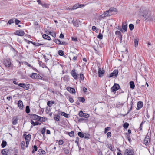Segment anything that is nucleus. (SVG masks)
Masks as SVG:
<instances>
[{"label": "nucleus", "mask_w": 155, "mask_h": 155, "mask_svg": "<svg viewBox=\"0 0 155 155\" xmlns=\"http://www.w3.org/2000/svg\"><path fill=\"white\" fill-rule=\"evenodd\" d=\"M79 100L80 101L84 102L85 101V99L83 97H80L79 98Z\"/></svg>", "instance_id": "nucleus-34"}, {"label": "nucleus", "mask_w": 155, "mask_h": 155, "mask_svg": "<svg viewBox=\"0 0 155 155\" xmlns=\"http://www.w3.org/2000/svg\"><path fill=\"white\" fill-rule=\"evenodd\" d=\"M30 77L31 78L37 79L38 77H39V74L35 73H33L30 76Z\"/></svg>", "instance_id": "nucleus-15"}, {"label": "nucleus", "mask_w": 155, "mask_h": 155, "mask_svg": "<svg viewBox=\"0 0 155 155\" xmlns=\"http://www.w3.org/2000/svg\"><path fill=\"white\" fill-rule=\"evenodd\" d=\"M14 35H15L23 36L24 35L25 33L24 31L22 30H19L16 31L14 32Z\"/></svg>", "instance_id": "nucleus-7"}, {"label": "nucleus", "mask_w": 155, "mask_h": 155, "mask_svg": "<svg viewBox=\"0 0 155 155\" xmlns=\"http://www.w3.org/2000/svg\"><path fill=\"white\" fill-rule=\"evenodd\" d=\"M127 138L128 139L129 141L130 142L131 141V139L130 136L129 135H127Z\"/></svg>", "instance_id": "nucleus-59"}, {"label": "nucleus", "mask_w": 155, "mask_h": 155, "mask_svg": "<svg viewBox=\"0 0 155 155\" xmlns=\"http://www.w3.org/2000/svg\"><path fill=\"white\" fill-rule=\"evenodd\" d=\"M34 149H33L32 151V153H33L35 152V151H36L37 150V147L36 145H34L33 146Z\"/></svg>", "instance_id": "nucleus-35"}, {"label": "nucleus", "mask_w": 155, "mask_h": 155, "mask_svg": "<svg viewBox=\"0 0 155 155\" xmlns=\"http://www.w3.org/2000/svg\"><path fill=\"white\" fill-rule=\"evenodd\" d=\"M80 78L81 80H84V75L82 74V73L80 74Z\"/></svg>", "instance_id": "nucleus-44"}, {"label": "nucleus", "mask_w": 155, "mask_h": 155, "mask_svg": "<svg viewBox=\"0 0 155 155\" xmlns=\"http://www.w3.org/2000/svg\"><path fill=\"white\" fill-rule=\"evenodd\" d=\"M103 37L101 33H100L98 35L97 38L100 39H101L103 38Z\"/></svg>", "instance_id": "nucleus-41"}, {"label": "nucleus", "mask_w": 155, "mask_h": 155, "mask_svg": "<svg viewBox=\"0 0 155 155\" xmlns=\"http://www.w3.org/2000/svg\"><path fill=\"white\" fill-rule=\"evenodd\" d=\"M33 45H34L35 46H39L40 45H42L41 44H40L39 43H34Z\"/></svg>", "instance_id": "nucleus-56"}, {"label": "nucleus", "mask_w": 155, "mask_h": 155, "mask_svg": "<svg viewBox=\"0 0 155 155\" xmlns=\"http://www.w3.org/2000/svg\"><path fill=\"white\" fill-rule=\"evenodd\" d=\"M89 116V115L87 114L86 113H84V114L83 115V117H84L85 118H88Z\"/></svg>", "instance_id": "nucleus-43"}, {"label": "nucleus", "mask_w": 155, "mask_h": 155, "mask_svg": "<svg viewBox=\"0 0 155 155\" xmlns=\"http://www.w3.org/2000/svg\"><path fill=\"white\" fill-rule=\"evenodd\" d=\"M78 135L81 138H83L84 137L83 134L81 132H79L78 133Z\"/></svg>", "instance_id": "nucleus-38"}, {"label": "nucleus", "mask_w": 155, "mask_h": 155, "mask_svg": "<svg viewBox=\"0 0 155 155\" xmlns=\"http://www.w3.org/2000/svg\"><path fill=\"white\" fill-rule=\"evenodd\" d=\"M107 136L108 137H110L111 136V133L110 132H108L107 134Z\"/></svg>", "instance_id": "nucleus-55"}, {"label": "nucleus", "mask_w": 155, "mask_h": 155, "mask_svg": "<svg viewBox=\"0 0 155 155\" xmlns=\"http://www.w3.org/2000/svg\"><path fill=\"white\" fill-rule=\"evenodd\" d=\"M18 105L20 109H21L23 108V102L21 100H19L18 101Z\"/></svg>", "instance_id": "nucleus-17"}, {"label": "nucleus", "mask_w": 155, "mask_h": 155, "mask_svg": "<svg viewBox=\"0 0 155 155\" xmlns=\"http://www.w3.org/2000/svg\"><path fill=\"white\" fill-rule=\"evenodd\" d=\"M64 35L62 33H61L60 35V38H64Z\"/></svg>", "instance_id": "nucleus-64"}, {"label": "nucleus", "mask_w": 155, "mask_h": 155, "mask_svg": "<svg viewBox=\"0 0 155 155\" xmlns=\"http://www.w3.org/2000/svg\"><path fill=\"white\" fill-rule=\"evenodd\" d=\"M80 7V6H77V5H74L73 6V7L71 9H76L78 7Z\"/></svg>", "instance_id": "nucleus-54"}, {"label": "nucleus", "mask_w": 155, "mask_h": 155, "mask_svg": "<svg viewBox=\"0 0 155 155\" xmlns=\"http://www.w3.org/2000/svg\"><path fill=\"white\" fill-rule=\"evenodd\" d=\"M21 147L22 149H24L25 148V142L24 141H22L21 143Z\"/></svg>", "instance_id": "nucleus-31"}, {"label": "nucleus", "mask_w": 155, "mask_h": 155, "mask_svg": "<svg viewBox=\"0 0 155 155\" xmlns=\"http://www.w3.org/2000/svg\"><path fill=\"white\" fill-rule=\"evenodd\" d=\"M48 32L49 33L50 35H52L53 37H56V35L55 33H52L51 32H49V31H48Z\"/></svg>", "instance_id": "nucleus-30"}, {"label": "nucleus", "mask_w": 155, "mask_h": 155, "mask_svg": "<svg viewBox=\"0 0 155 155\" xmlns=\"http://www.w3.org/2000/svg\"><path fill=\"white\" fill-rule=\"evenodd\" d=\"M84 113L81 110L80 111V112H79V116L81 117H83V115L84 114Z\"/></svg>", "instance_id": "nucleus-46"}, {"label": "nucleus", "mask_w": 155, "mask_h": 155, "mask_svg": "<svg viewBox=\"0 0 155 155\" xmlns=\"http://www.w3.org/2000/svg\"><path fill=\"white\" fill-rule=\"evenodd\" d=\"M118 70H114L113 72L110 74L109 78H115L116 77L118 74Z\"/></svg>", "instance_id": "nucleus-9"}, {"label": "nucleus", "mask_w": 155, "mask_h": 155, "mask_svg": "<svg viewBox=\"0 0 155 155\" xmlns=\"http://www.w3.org/2000/svg\"><path fill=\"white\" fill-rule=\"evenodd\" d=\"M104 73V71L102 69L99 68L98 71V74L99 77L103 76V74Z\"/></svg>", "instance_id": "nucleus-13"}, {"label": "nucleus", "mask_w": 155, "mask_h": 155, "mask_svg": "<svg viewBox=\"0 0 155 155\" xmlns=\"http://www.w3.org/2000/svg\"><path fill=\"white\" fill-rule=\"evenodd\" d=\"M70 91L72 93L75 94V90L73 88H70Z\"/></svg>", "instance_id": "nucleus-47"}, {"label": "nucleus", "mask_w": 155, "mask_h": 155, "mask_svg": "<svg viewBox=\"0 0 155 155\" xmlns=\"http://www.w3.org/2000/svg\"><path fill=\"white\" fill-rule=\"evenodd\" d=\"M18 119L16 118H14L12 123V124L13 125H15L17 123Z\"/></svg>", "instance_id": "nucleus-24"}, {"label": "nucleus", "mask_w": 155, "mask_h": 155, "mask_svg": "<svg viewBox=\"0 0 155 155\" xmlns=\"http://www.w3.org/2000/svg\"><path fill=\"white\" fill-rule=\"evenodd\" d=\"M129 126V124L127 122L125 123L123 125V127L125 129H127L128 127Z\"/></svg>", "instance_id": "nucleus-25"}, {"label": "nucleus", "mask_w": 155, "mask_h": 155, "mask_svg": "<svg viewBox=\"0 0 155 155\" xmlns=\"http://www.w3.org/2000/svg\"><path fill=\"white\" fill-rule=\"evenodd\" d=\"M41 5L43 7L47 8H48V5L46 4H42Z\"/></svg>", "instance_id": "nucleus-50"}, {"label": "nucleus", "mask_w": 155, "mask_h": 155, "mask_svg": "<svg viewBox=\"0 0 155 155\" xmlns=\"http://www.w3.org/2000/svg\"><path fill=\"white\" fill-rule=\"evenodd\" d=\"M129 29L130 30L132 31L133 29L134 26L133 24H130L129 25Z\"/></svg>", "instance_id": "nucleus-32"}, {"label": "nucleus", "mask_w": 155, "mask_h": 155, "mask_svg": "<svg viewBox=\"0 0 155 155\" xmlns=\"http://www.w3.org/2000/svg\"><path fill=\"white\" fill-rule=\"evenodd\" d=\"M26 112L27 113H29L30 112V109L28 106H27L26 107Z\"/></svg>", "instance_id": "nucleus-39"}, {"label": "nucleus", "mask_w": 155, "mask_h": 155, "mask_svg": "<svg viewBox=\"0 0 155 155\" xmlns=\"http://www.w3.org/2000/svg\"><path fill=\"white\" fill-rule=\"evenodd\" d=\"M3 63L7 67H9L12 65L11 60L9 58L5 59L4 60Z\"/></svg>", "instance_id": "nucleus-4"}, {"label": "nucleus", "mask_w": 155, "mask_h": 155, "mask_svg": "<svg viewBox=\"0 0 155 155\" xmlns=\"http://www.w3.org/2000/svg\"><path fill=\"white\" fill-rule=\"evenodd\" d=\"M23 137L25 138L26 140V147L27 148L28 147L29 142L31 139V135L30 134H28L26 135L24 134L23 135Z\"/></svg>", "instance_id": "nucleus-3"}, {"label": "nucleus", "mask_w": 155, "mask_h": 155, "mask_svg": "<svg viewBox=\"0 0 155 155\" xmlns=\"http://www.w3.org/2000/svg\"><path fill=\"white\" fill-rule=\"evenodd\" d=\"M43 38L46 39L48 40H50L51 39L50 37L45 34H44L43 35Z\"/></svg>", "instance_id": "nucleus-20"}, {"label": "nucleus", "mask_w": 155, "mask_h": 155, "mask_svg": "<svg viewBox=\"0 0 155 155\" xmlns=\"http://www.w3.org/2000/svg\"><path fill=\"white\" fill-rule=\"evenodd\" d=\"M115 34L116 35H118V37L122 35L121 32L118 31H116Z\"/></svg>", "instance_id": "nucleus-36"}, {"label": "nucleus", "mask_w": 155, "mask_h": 155, "mask_svg": "<svg viewBox=\"0 0 155 155\" xmlns=\"http://www.w3.org/2000/svg\"><path fill=\"white\" fill-rule=\"evenodd\" d=\"M109 148L110 149L111 151H113L114 150V147H113L111 144L107 145V147Z\"/></svg>", "instance_id": "nucleus-27"}, {"label": "nucleus", "mask_w": 155, "mask_h": 155, "mask_svg": "<svg viewBox=\"0 0 155 155\" xmlns=\"http://www.w3.org/2000/svg\"><path fill=\"white\" fill-rule=\"evenodd\" d=\"M60 116L58 114H55L54 115V119L55 121H60Z\"/></svg>", "instance_id": "nucleus-19"}, {"label": "nucleus", "mask_w": 155, "mask_h": 155, "mask_svg": "<svg viewBox=\"0 0 155 155\" xmlns=\"http://www.w3.org/2000/svg\"><path fill=\"white\" fill-rule=\"evenodd\" d=\"M127 24L126 22H125L124 23H123L122 25V29L120 28L118 29L120 31H121L122 32H123V30L124 31V32L126 31H127Z\"/></svg>", "instance_id": "nucleus-10"}, {"label": "nucleus", "mask_w": 155, "mask_h": 155, "mask_svg": "<svg viewBox=\"0 0 155 155\" xmlns=\"http://www.w3.org/2000/svg\"><path fill=\"white\" fill-rule=\"evenodd\" d=\"M64 143V142L62 140H59V145H62Z\"/></svg>", "instance_id": "nucleus-57"}, {"label": "nucleus", "mask_w": 155, "mask_h": 155, "mask_svg": "<svg viewBox=\"0 0 155 155\" xmlns=\"http://www.w3.org/2000/svg\"><path fill=\"white\" fill-rule=\"evenodd\" d=\"M31 117L32 119L39 121H41L43 120V117L39 116L36 114H32L31 115Z\"/></svg>", "instance_id": "nucleus-5"}, {"label": "nucleus", "mask_w": 155, "mask_h": 155, "mask_svg": "<svg viewBox=\"0 0 155 155\" xmlns=\"http://www.w3.org/2000/svg\"><path fill=\"white\" fill-rule=\"evenodd\" d=\"M20 22V21L17 19H16L15 20V22L16 25H18Z\"/></svg>", "instance_id": "nucleus-60"}, {"label": "nucleus", "mask_w": 155, "mask_h": 155, "mask_svg": "<svg viewBox=\"0 0 155 155\" xmlns=\"http://www.w3.org/2000/svg\"><path fill=\"white\" fill-rule=\"evenodd\" d=\"M61 115L64 116L66 117H68V114L64 112H62L61 113Z\"/></svg>", "instance_id": "nucleus-40"}, {"label": "nucleus", "mask_w": 155, "mask_h": 155, "mask_svg": "<svg viewBox=\"0 0 155 155\" xmlns=\"http://www.w3.org/2000/svg\"><path fill=\"white\" fill-rule=\"evenodd\" d=\"M54 41L57 44L60 45V44H61V42L60 40L55 39Z\"/></svg>", "instance_id": "nucleus-33"}, {"label": "nucleus", "mask_w": 155, "mask_h": 155, "mask_svg": "<svg viewBox=\"0 0 155 155\" xmlns=\"http://www.w3.org/2000/svg\"><path fill=\"white\" fill-rule=\"evenodd\" d=\"M54 102H52L51 103V102L50 101H48L47 102V105L49 106V107H51L52 106V104H54Z\"/></svg>", "instance_id": "nucleus-45"}, {"label": "nucleus", "mask_w": 155, "mask_h": 155, "mask_svg": "<svg viewBox=\"0 0 155 155\" xmlns=\"http://www.w3.org/2000/svg\"><path fill=\"white\" fill-rule=\"evenodd\" d=\"M6 143H7L6 141H3L1 144L2 147L4 148L6 146Z\"/></svg>", "instance_id": "nucleus-29"}, {"label": "nucleus", "mask_w": 155, "mask_h": 155, "mask_svg": "<svg viewBox=\"0 0 155 155\" xmlns=\"http://www.w3.org/2000/svg\"><path fill=\"white\" fill-rule=\"evenodd\" d=\"M143 105V103L141 101H139L137 103V110L141 109Z\"/></svg>", "instance_id": "nucleus-16"}, {"label": "nucleus", "mask_w": 155, "mask_h": 155, "mask_svg": "<svg viewBox=\"0 0 155 155\" xmlns=\"http://www.w3.org/2000/svg\"><path fill=\"white\" fill-rule=\"evenodd\" d=\"M144 143L146 146H148L150 142V139L149 136H147L144 140Z\"/></svg>", "instance_id": "nucleus-12"}, {"label": "nucleus", "mask_w": 155, "mask_h": 155, "mask_svg": "<svg viewBox=\"0 0 155 155\" xmlns=\"http://www.w3.org/2000/svg\"><path fill=\"white\" fill-rule=\"evenodd\" d=\"M71 74L75 79L78 78V74L76 73L75 69H73L72 70Z\"/></svg>", "instance_id": "nucleus-11"}, {"label": "nucleus", "mask_w": 155, "mask_h": 155, "mask_svg": "<svg viewBox=\"0 0 155 155\" xmlns=\"http://www.w3.org/2000/svg\"><path fill=\"white\" fill-rule=\"evenodd\" d=\"M69 101L71 103H73L74 101L73 99L71 97H70L69 98Z\"/></svg>", "instance_id": "nucleus-61"}, {"label": "nucleus", "mask_w": 155, "mask_h": 155, "mask_svg": "<svg viewBox=\"0 0 155 155\" xmlns=\"http://www.w3.org/2000/svg\"><path fill=\"white\" fill-rule=\"evenodd\" d=\"M124 155H133V151L130 150L126 149L124 153Z\"/></svg>", "instance_id": "nucleus-14"}, {"label": "nucleus", "mask_w": 155, "mask_h": 155, "mask_svg": "<svg viewBox=\"0 0 155 155\" xmlns=\"http://www.w3.org/2000/svg\"><path fill=\"white\" fill-rule=\"evenodd\" d=\"M38 153L39 154H43L45 153V152L42 149H39L38 150Z\"/></svg>", "instance_id": "nucleus-23"}, {"label": "nucleus", "mask_w": 155, "mask_h": 155, "mask_svg": "<svg viewBox=\"0 0 155 155\" xmlns=\"http://www.w3.org/2000/svg\"><path fill=\"white\" fill-rule=\"evenodd\" d=\"M141 15L142 19L146 21H151L155 19V16L148 10L144 11L141 13Z\"/></svg>", "instance_id": "nucleus-1"}, {"label": "nucleus", "mask_w": 155, "mask_h": 155, "mask_svg": "<svg viewBox=\"0 0 155 155\" xmlns=\"http://www.w3.org/2000/svg\"><path fill=\"white\" fill-rule=\"evenodd\" d=\"M31 123L33 126L40 125L41 124V123H40L38 121H36L35 122H34L32 120H31Z\"/></svg>", "instance_id": "nucleus-18"}, {"label": "nucleus", "mask_w": 155, "mask_h": 155, "mask_svg": "<svg viewBox=\"0 0 155 155\" xmlns=\"http://www.w3.org/2000/svg\"><path fill=\"white\" fill-rule=\"evenodd\" d=\"M64 152L66 154H68L69 153V150L67 149L64 148Z\"/></svg>", "instance_id": "nucleus-58"}, {"label": "nucleus", "mask_w": 155, "mask_h": 155, "mask_svg": "<svg viewBox=\"0 0 155 155\" xmlns=\"http://www.w3.org/2000/svg\"><path fill=\"white\" fill-rule=\"evenodd\" d=\"M72 22L73 23V25L74 26H75L78 27L79 26V22L77 20H76L74 21H72Z\"/></svg>", "instance_id": "nucleus-21"}, {"label": "nucleus", "mask_w": 155, "mask_h": 155, "mask_svg": "<svg viewBox=\"0 0 155 155\" xmlns=\"http://www.w3.org/2000/svg\"><path fill=\"white\" fill-rule=\"evenodd\" d=\"M58 54L61 56H63L64 55V52L62 50H60L58 52Z\"/></svg>", "instance_id": "nucleus-49"}, {"label": "nucleus", "mask_w": 155, "mask_h": 155, "mask_svg": "<svg viewBox=\"0 0 155 155\" xmlns=\"http://www.w3.org/2000/svg\"><path fill=\"white\" fill-rule=\"evenodd\" d=\"M46 128L45 127H44L41 130V133L42 134L44 135L45 133V131Z\"/></svg>", "instance_id": "nucleus-48"}, {"label": "nucleus", "mask_w": 155, "mask_h": 155, "mask_svg": "<svg viewBox=\"0 0 155 155\" xmlns=\"http://www.w3.org/2000/svg\"><path fill=\"white\" fill-rule=\"evenodd\" d=\"M2 153L3 155H8L5 149L3 150L2 151Z\"/></svg>", "instance_id": "nucleus-37"}, {"label": "nucleus", "mask_w": 155, "mask_h": 155, "mask_svg": "<svg viewBox=\"0 0 155 155\" xmlns=\"http://www.w3.org/2000/svg\"><path fill=\"white\" fill-rule=\"evenodd\" d=\"M14 22V20L12 19H10L8 21V23L9 25H11Z\"/></svg>", "instance_id": "nucleus-42"}, {"label": "nucleus", "mask_w": 155, "mask_h": 155, "mask_svg": "<svg viewBox=\"0 0 155 155\" xmlns=\"http://www.w3.org/2000/svg\"><path fill=\"white\" fill-rule=\"evenodd\" d=\"M68 134L69 136L71 137H74V133L73 131H71L70 132L68 133Z\"/></svg>", "instance_id": "nucleus-28"}, {"label": "nucleus", "mask_w": 155, "mask_h": 155, "mask_svg": "<svg viewBox=\"0 0 155 155\" xmlns=\"http://www.w3.org/2000/svg\"><path fill=\"white\" fill-rule=\"evenodd\" d=\"M132 104H133V102H132V101H131V102H130V110H129L130 111L131 110H132Z\"/></svg>", "instance_id": "nucleus-62"}, {"label": "nucleus", "mask_w": 155, "mask_h": 155, "mask_svg": "<svg viewBox=\"0 0 155 155\" xmlns=\"http://www.w3.org/2000/svg\"><path fill=\"white\" fill-rule=\"evenodd\" d=\"M116 9L114 8H111L108 10L104 12V13L100 15V17L102 18L107 17L109 16L112 14L113 12H116Z\"/></svg>", "instance_id": "nucleus-2"}, {"label": "nucleus", "mask_w": 155, "mask_h": 155, "mask_svg": "<svg viewBox=\"0 0 155 155\" xmlns=\"http://www.w3.org/2000/svg\"><path fill=\"white\" fill-rule=\"evenodd\" d=\"M110 129V127H108L105 128L104 130V133H106L108 130H109Z\"/></svg>", "instance_id": "nucleus-51"}, {"label": "nucleus", "mask_w": 155, "mask_h": 155, "mask_svg": "<svg viewBox=\"0 0 155 155\" xmlns=\"http://www.w3.org/2000/svg\"><path fill=\"white\" fill-rule=\"evenodd\" d=\"M118 38H119L120 40V43H122V36H120L119 37H118Z\"/></svg>", "instance_id": "nucleus-63"}, {"label": "nucleus", "mask_w": 155, "mask_h": 155, "mask_svg": "<svg viewBox=\"0 0 155 155\" xmlns=\"http://www.w3.org/2000/svg\"><path fill=\"white\" fill-rule=\"evenodd\" d=\"M130 86L131 88L133 89L135 87L134 83L133 81H131L130 82Z\"/></svg>", "instance_id": "nucleus-22"}, {"label": "nucleus", "mask_w": 155, "mask_h": 155, "mask_svg": "<svg viewBox=\"0 0 155 155\" xmlns=\"http://www.w3.org/2000/svg\"><path fill=\"white\" fill-rule=\"evenodd\" d=\"M134 43L135 46V47H136L138 45V41L137 38H135L134 39Z\"/></svg>", "instance_id": "nucleus-26"}, {"label": "nucleus", "mask_w": 155, "mask_h": 155, "mask_svg": "<svg viewBox=\"0 0 155 155\" xmlns=\"http://www.w3.org/2000/svg\"><path fill=\"white\" fill-rule=\"evenodd\" d=\"M72 40L74 41H78V39L76 37H72Z\"/></svg>", "instance_id": "nucleus-53"}, {"label": "nucleus", "mask_w": 155, "mask_h": 155, "mask_svg": "<svg viewBox=\"0 0 155 155\" xmlns=\"http://www.w3.org/2000/svg\"><path fill=\"white\" fill-rule=\"evenodd\" d=\"M92 29L94 31H95V30L97 31H98V29H97L96 27L95 26H93L92 28Z\"/></svg>", "instance_id": "nucleus-52"}, {"label": "nucleus", "mask_w": 155, "mask_h": 155, "mask_svg": "<svg viewBox=\"0 0 155 155\" xmlns=\"http://www.w3.org/2000/svg\"><path fill=\"white\" fill-rule=\"evenodd\" d=\"M120 88V86L117 84L115 83L111 87V91L112 92H114L116 91L117 90Z\"/></svg>", "instance_id": "nucleus-8"}, {"label": "nucleus", "mask_w": 155, "mask_h": 155, "mask_svg": "<svg viewBox=\"0 0 155 155\" xmlns=\"http://www.w3.org/2000/svg\"><path fill=\"white\" fill-rule=\"evenodd\" d=\"M18 85L25 90H28L29 87L30 86L29 84L21 83L18 84Z\"/></svg>", "instance_id": "nucleus-6"}]
</instances>
